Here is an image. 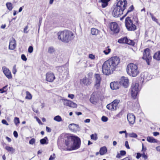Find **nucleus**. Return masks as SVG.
Listing matches in <instances>:
<instances>
[{"label":"nucleus","instance_id":"obj_1","mask_svg":"<svg viewBox=\"0 0 160 160\" xmlns=\"http://www.w3.org/2000/svg\"><path fill=\"white\" fill-rule=\"evenodd\" d=\"M120 62V58L115 56L110 58L105 61L102 66V73L105 75H109L112 74L119 67Z\"/></svg>","mask_w":160,"mask_h":160},{"label":"nucleus","instance_id":"obj_2","mask_svg":"<svg viewBox=\"0 0 160 160\" xmlns=\"http://www.w3.org/2000/svg\"><path fill=\"white\" fill-rule=\"evenodd\" d=\"M138 22L137 17L131 18L130 17H128L125 20V25L128 30L134 31L137 29V25L138 24Z\"/></svg>","mask_w":160,"mask_h":160},{"label":"nucleus","instance_id":"obj_3","mask_svg":"<svg viewBox=\"0 0 160 160\" xmlns=\"http://www.w3.org/2000/svg\"><path fill=\"white\" fill-rule=\"evenodd\" d=\"M57 35L59 40L63 42H68L73 38L74 34L70 30H65L59 32Z\"/></svg>","mask_w":160,"mask_h":160},{"label":"nucleus","instance_id":"obj_4","mask_svg":"<svg viewBox=\"0 0 160 160\" xmlns=\"http://www.w3.org/2000/svg\"><path fill=\"white\" fill-rule=\"evenodd\" d=\"M126 71L128 75L133 77L137 76L140 72L138 65L132 63H130L127 65Z\"/></svg>","mask_w":160,"mask_h":160},{"label":"nucleus","instance_id":"obj_5","mask_svg":"<svg viewBox=\"0 0 160 160\" xmlns=\"http://www.w3.org/2000/svg\"><path fill=\"white\" fill-rule=\"evenodd\" d=\"M139 87V84L138 83H132L130 91L131 96L133 99L136 98L140 90Z\"/></svg>","mask_w":160,"mask_h":160},{"label":"nucleus","instance_id":"obj_6","mask_svg":"<svg viewBox=\"0 0 160 160\" xmlns=\"http://www.w3.org/2000/svg\"><path fill=\"white\" fill-rule=\"evenodd\" d=\"M70 138H72V140L73 141V144L71 146L70 150H74L79 148L81 145V140L80 138L77 136H70L68 137Z\"/></svg>","mask_w":160,"mask_h":160},{"label":"nucleus","instance_id":"obj_7","mask_svg":"<svg viewBox=\"0 0 160 160\" xmlns=\"http://www.w3.org/2000/svg\"><path fill=\"white\" fill-rule=\"evenodd\" d=\"M109 28L113 34H117L119 32L120 28L116 22H111L109 25Z\"/></svg>","mask_w":160,"mask_h":160},{"label":"nucleus","instance_id":"obj_8","mask_svg":"<svg viewBox=\"0 0 160 160\" xmlns=\"http://www.w3.org/2000/svg\"><path fill=\"white\" fill-rule=\"evenodd\" d=\"M150 49L147 48L145 49L143 52L142 58L146 61L148 65H150L152 60V57L150 54Z\"/></svg>","mask_w":160,"mask_h":160},{"label":"nucleus","instance_id":"obj_9","mask_svg":"<svg viewBox=\"0 0 160 160\" xmlns=\"http://www.w3.org/2000/svg\"><path fill=\"white\" fill-rule=\"evenodd\" d=\"M118 42L120 44H126L132 46H134L135 44L133 40L129 39L127 37H123L119 39Z\"/></svg>","mask_w":160,"mask_h":160},{"label":"nucleus","instance_id":"obj_10","mask_svg":"<svg viewBox=\"0 0 160 160\" xmlns=\"http://www.w3.org/2000/svg\"><path fill=\"white\" fill-rule=\"evenodd\" d=\"M123 11L120 9L117 5L113 7V9L112 12V16L114 17H118L122 15Z\"/></svg>","mask_w":160,"mask_h":160},{"label":"nucleus","instance_id":"obj_11","mask_svg":"<svg viewBox=\"0 0 160 160\" xmlns=\"http://www.w3.org/2000/svg\"><path fill=\"white\" fill-rule=\"evenodd\" d=\"M119 102L117 99H115L111 103L108 104L107 105V108L108 110L113 111L117 109Z\"/></svg>","mask_w":160,"mask_h":160},{"label":"nucleus","instance_id":"obj_12","mask_svg":"<svg viewBox=\"0 0 160 160\" xmlns=\"http://www.w3.org/2000/svg\"><path fill=\"white\" fill-rule=\"evenodd\" d=\"M94 76L95 81L94 87L97 89H98L100 86L101 78L99 74H95Z\"/></svg>","mask_w":160,"mask_h":160},{"label":"nucleus","instance_id":"obj_13","mask_svg":"<svg viewBox=\"0 0 160 160\" xmlns=\"http://www.w3.org/2000/svg\"><path fill=\"white\" fill-rule=\"evenodd\" d=\"M127 5L126 0H119L116 5L123 11L126 9Z\"/></svg>","mask_w":160,"mask_h":160},{"label":"nucleus","instance_id":"obj_14","mask_svg":"<svg viewBox=\"0 0 160 160\" xmlns=\"http://www.w3.org/2000/svg\"><path fill=\"white\" fill-rule=\"evenodd\" d=\"M55 77L53 73L48 72L46 74V80L48 82H52L55 79Z\"/></svg>","mask_w":160,"mask_h":160},{"label":"nucleus","instance_id":"obj_15","mask_svg":"<svg viewBox=\"0 0 160 160\" xmlns=\"http://www.w3.org/2000/svg\"><path fill=\"white\" fill-rule=\"evenodd\" d=\"M91 78H87L85 77L82 79L80 80V82L81 84H83L86 86H89L91 83L92 80Z\"/></svg>","mask_w":160,"mask_h":160},{"label":"nucleus","instance_id":"obj_16","mask_svg":"<svg viewBox=\"0 0 160 160\" xmlns=\"http://www.w3.org/2000/svg\"><path fill=\"white\" fill-rule=\"evenodd\" d=\"M127 118L129 123L131 124H133L135 122V117L134 114L129 113L127 114Z\"/></svg>","mask_w":160,"mask_h":160},{"label":"nucleus","instance_id":"obj_17","mask_svg":"<svg viewBox=\"0 0 160 160\" xmlns=\"http://www.w3.org/2000/svg\"><path fill=\"white\" fill-rule=\"evenodd\" d=\"M63 104L64 105L72 108H76L77 106L76 103L70 100H65L63 102Z\"/></svg>","mask_w":160,"mask_h":160},{"label":"nucleus","instance_id":"obj_18","mask_svg":"<svg viewBox=\"0 0 160 160\" xmlns=\"http://www.w3.org/2000/svg\"><path fill=\"white\" fill-rule=\"evenodd\" d=\"M120 82L125 88H127L129 86V80L124 77H122L120 79Z\"/></svg>","mask_w":160,"mask_h":160},{"label":"nucleus","instance_id":"obj_19","mask_svg":"<svg viewBox=\"0 0 160 160\" xmlns=\"http://www.w3.org/2000/svg\"><path fill=\"white\" fill-rule=\"evenodd\" d=\"M16 43L15 39L12 38L10 40L9 49L10 50H13L16 47Z\"/></svg>","mask_w":160,"mask_h":160},{"label":"nucleus","instance_id":"obj_20","mask_svg":"<svg viewBox=\"0 0 160 160\" xmlns=\"http://www.w3.org/2000/svg\"><path fill=\"white\" fill-rule=\"evenodd\" d=\"M3 72L6 76L8 79H11L12 76L11 72L8 68L5 67L2 68Z\"/></svg>","mask_w":160,"mask_h":160},{"label":"nucleus","instance_id":"obj_21","mask_svg":"<svg viewBox=\"0 0 160 160\" xmlns=\"http://www.w3.org/2000/svg\"><path fill=\"white\" fill-rule=\"evenodd\" d=\"M120 86L119 83L117 82H113L110 83V87L112 90L118 89Z\"/></svg>","mask_w":160,"mask_h":160},{"label":"nucleus","instance_id":"obj_22","mask_svg":"<svg viewBox=\"0 0 160 160\" xmlns=\"http://www.w3.org/2000/svg\"><path fill=\"white\" fill-rule=\"evenodd\" d=\"M110 1L111 0H100L99 2L102 3L101 6L102 8H104L108 5V2Z\"/></svg>","mask_w":160,"mask_h":160},{"label":"nucleus","instance_id":"obj_23","mask_svg":"<svg viewBox=\"0 0 160 160\" xmlns=\"http://www.w3.org/2000/svg\"><path fill=\"white\" fill-rule=\"evenodd\" d=\"M78 125L72 123L71 124L69 125V129L73 131H76L77 128L78 127Z\"/></svg>","mask_w":160,"mask_h":160},{"label":"nucleus","instance_id":"obj_24","mask_svg":"<svg viewBox=\"0 0 160 160\" xmlns=\"http://www.w3.org/2000/svg\"><path fill=\"white\" fill-rule=\"evenodd\" d=\"M91 33L93 35H97L99 34L100 31L98 29L92 28L91 30Z\"/></svg>","mask_w":160,"mask_h":160},{"label":"nucleus","instance_id":"obj_25","mask_svg":"<svg viewBox=\"0 0 160 160\" xmlns=\"http://www.w3.org/2000/svg\"><path fill=\"white\" fill-rule=\"evenodd\" d=\"M153 58L157 60H160V50L157 52L154 53Z\"/></svg>","mask_w":160,"mask_h":160},{"label":"nucleus","instance_id":"obj_26","mask_svg":"<svg viewBox=\"0 0 160 160\" xmlns=\"http://www.w3.org/2000/svg\"><path fill=\"white\" fill-rule=\"evenodd\" d=\"M107 152V149L106 147H103L100 148L99 153L101 155H104Z\"/></svg>","mask_w":160,"mask_h":160},{"label":"nucleus","instance_id":"obj_27","mask_svg":"<svg viewBox=\"0 0 160 160\" xmlns=\"http://www.w3.org/2000/svg\"><path fill=\"white\" fill-rule=\"evenodd\" d=\"M147 140L150 142H157V140L152 137H148Z\"/></svg>","mask_w":160,"mask_h":160},{"label":"nucleus","instance_id":"obj_28","mask_svg":"<svg viewBox=\"0 0 160 160\" xmlns=\"http://www.w3.org/2000/svg\"><path fill=\"white\" fill-rule=\"evenodd\" d=\"M5 148L8 152H10L11 153H14L15 152V149L12 147L6 146Z\"/></svg>","mask_w":160,"mask_h":160},{"label":"nucleus","instance_id":"obj_29","mask_svg":"<svg viewBox=\"0 0 160 160\" xmlns=\"http://www.w3.org/2000/svg\"><path fill=\"white\" fill-rule=\"evenodd\" d=\"M134 8V7L133 5L131 6L128 8L126 13L124 15V17H125L129 13L133 11Z\"/></svg>","mask_w":160,"mask_h":160},{"label":"nucleus","instance_id":"obj_30","mask_svg":"<svg viewBox=\"0 0 160 160\" xmlns=\"http://www.w3.org/2000/svg\"><path fill=\"white\" fill-rule=\"evenodd\" d=\"M109 46L105 48V50L103 51L105 54L107 55L108 54L111 52V49L110 48Z\"/></svg>","mask_w":160,"mask_h":160},{"label":"nucleus","instance_id":"obj_31","mask_svg":"<svg viewBox=\"0 0 160 160\" xmlns=\"http://www.w3.org/2000/svg\"><path fill=\"white\" fill-rule=\"evenodd\" d=\"M6 6L8 9L10 11L12 10L13 8L12 4L10 2H8L6 4Z\"/></svg>","mask_w":160,"mask_h":160},{"label":"nucleus","instance_id":"obj_32","mask_svg":"<svg viewBox=\"0 0 160 160\" xmlns=\"http://www.w3.org/2000/svg\"><path fill=\"white\" fill-rule=\"evenodd\" d=\"M70 136H68L67 137V139L65 140V144L67 146H68L70 144V140H72V138H69L68 137Z\"/></svg>","mask_w":160,"mask_h":160},{"label":"nucleus","instance_id":"obj_33","mask_svg":"<svg viewBox=\"0 0 160 160\" xmlns=\"http://www.w3.org/2000/svg\"><path fill=\"white\" fill-rule=\"evenodd\" d=\"M90 100L91 103L94 104L96 102V99L94 95H92Z\"/></svg>","mask_w":160,"mask_h":160},{"label":"nucleus","instance_id":"obj_34","mask_svg":"<svg viewBox=\"0 0 160 160\" xmlns=\"http://www.w3.org/2000/svg\"><path fill=\"white\" fill-rule=\"evenodd\" d=\"M26 96L25 97V98L27 99H31L32 98V96L31 94L28 91H26Z\"/></svg>","mask_w":160,"mask_h":160},{"label":"nucleus","instance_id":"obj_35","mask_svg":"<svg viewBox=\"0 0 160 160\" xmlns=\"http://www.w3.org/2000/svg\"><path fill=\"white\" fill-rule=\"evenodd\" d=\"M14 122L16 126H18L20 123L19 118L17 117H15L14 119Z\"/></svg>","mask_w":160,"mask_h":160},{"label":"nucleus","instance_id":"obj_36","mask_svg":"<svg viewBox=\"0 0 160 160\" xmlns=\"http://www.w3.org/2000/svg\"><path fill=\"white\" fill-rule=\"evenodd\" d=\"M54 120L58 122H60L61 121H62L61 117L59 115H58L55 116L54 118Z\"/></svg>","mask_w":160,"mask_h":160},{"label":"nucleus","instance_id":"obj_37","mask_svg":"<svg viewBox=\"0 0 160 160\" xmlns=\"http://www.w3.org/2000/svg\"><path fill=\"white\" fill-rule=\"evenodd\" d=\"M128 136L130 138H137L138 135L136 133H135L132 132V133H129L128 134Z\"/></svg>","mask_w":160,"mask_h":160},{"label":"nucleus","instance_id":"obj_38","mask_svg":"<svg viewBox=\"0 0 160 160\" xmlns=\"http://www.w3.org/2000/svg\"><path fill=\"white\" fill-rule=\"evenodd\" d=\"M150 15L152 18V20L156 22L157 23H158V19H157L152 14L150 13Z\"/></svg>","mask_w":160,"mask_h":160},{"label":"nucleus","instance_id":"obj_39","mask_svg":"<svg viewBox=\"0 0 160 160\" xmlns=\"http://www.w3.org/2000/svg\"><path fill=\"white\" fill-rule=\"evenodd\" d=\"M48 140L47 137H45L44 138L40 140V142L42 144H44L46 143V141Z\"/></svg>","mask_w":160,"mask_h":160},{"label":"nucleus","instance_id":"obj_40","mask_svg":"<svg viewBox=\"0 0 160 160\" xmlns=\"http://www.w3.org/2000/svg\"><path fill=\"white\" fill-rule=\"evenodd\" d=\"M55 51V50L52 47H49L48 49V52L51 54L54 53Z\"/></svg>","mask_w":160,"mask_h":160},{"label":"nucleus","instance_id":"obj_41","mask_svg":"<svg viewBox=\"0 0 160 160\" xmlns=\"http://www.w3.org/2000/svg\"><path fill=\"white\" fill-rule=\"evenodd\" d=\"M91 138L92 139L94 140H96L98 139L97 136L96 134H92L91 135Z\"/></svg>","mask_w":160,"mask_h":160},{"label":"nucleus","instance_id":"obj_42","mask_svg":"<svg viewBox=\"0 0 160 160\" xmlns=\"http://www.w3.org/2000/svg\"><path fill=\"white\" fill-rule=\"evenodd\" d=\"M142 149L141 150V152L142 153H145V152L147 150V148L146 147H144V144L143 143H142Z\"/></svg>","mask_w":160,"mask_h":160},{"label":"nucleus","instance_id":"obj_43","mask_svg":"<svg viewBox=\"0 0 160 160\" xmlns=\"http://www.w3.org/2000/svg\"><path fill=\"white\" fill-rule=\"evenodd\" d=\"M55 154L53 153L52 155H51L49 158V160H53L55 159Z\"/></svg>","mask_w":160,"mask_h":160},{"label":"nucleus","instance_id":"obj_44","mask_svg":"<svg viewBox=\"0 0 160 160\" xmlns=\"http://www.w3.org/2000/svg\"><path fill=\"white\" fill-rule=\"evenodd\" d=\"M35 140L34 138L31 139L29 141V143L30 144L32 145L35 143Z\"/></svg>","mask_w":160,"mask_h":160},{"label":"nucleus","instance_id":"obj_45","mask_svg":"<svg viewBox=\"0 0 160 160\" xmlns=\"http://www.w3.org/2000/svg\"><path fill=\"white\" fill-rule=\"evenodd\" d=\"M89 58L92 60H94L95 59V55L92 54H90L88 56Z\"/></svg>","mask_w":160,"mask_h":160},{"label":"nucleus","instance_id":"obj_46","mask_svg":"<svg viewBox=\"0 0 160 160\" xmlns=\"http://www.w3.org/2000/svg\"><path fill=\"white\" fill-rule=\"evenodd\" d=\"M102 120L103 122H106L108 121V118L106 116H103L102 118Z\"/></svg>","mask_w":160,"mask_h":160},{"label":"nucleus","instance_id":"obj_47","mask_svg":"<svg viewBox=\"0 0 160 160\" xmlns=\"http://www.w3.org/2000/svg\"><path fill=\"white\" fill-rule=\"evenodd\" d=\"M33 51V48L32 46L29 47L28 48V52L30 53L32 52Z\"/></svg>","mask_w":160,"mask_h":160},{"label":"nucleus","instance_id":"obj_48","mask_svg":"<svg viewBox=\"0 0 160 160\" xmlns=\"http://www.w3.org/2000/svg\"><path fill=\"white\" fill-rule=\"evenodd\" d=\"M142 156L145 160H146L148 158V156L147 155H146L145 153H142Z\"/></svg>","mask_w":160,"mask_h":160},{"label":"nucleus","instance_id":"obj_49","mask_svg":"<svg viewBox=\"0 0 160 160\" xmlns=\"http://www.w3.org/2000/svg\"><path fill=\"white\" fill-rule=\"evenodd\" d=\"M17 69L16 68V65H15L13 66V68H12V73L14 74H15L17 72Z\"/></svg>","mask_w":160,"mask_h":160},{"label":"nucleus","instance_id":"obj_50","mask_svg":"<svg viewBox=\"0 0 160 160\" xmlns=\"http://www.w3.org/2000/svg\"><path fill=\"white\" fill-rule=\"evenodd\" d=\"M21 58L24 61H26L27 60V58L26 57L24 54H22L21 55Z\"/></svg>","mask_w":160,"mask_h":160},{"label":"nucleus","instance_id":"obj_51","mask_svg":"<svg viewBox=\"0 0 160 160\" xmlns=\"http://www.w3.org/2000/svg\"><path fill=\"white\" fill-rule=\"evenodd\" d=\"M2 122L3 124H5V125H6L8 126V125H9L8 123L7 122L6 120H5V119H3V120H2Z\"/></svg>","mask_w":160,"mask_h":160},{"label":"nucleus","instance_id":"obj_52","mask_svg":"<svg viewBox=\"0 0 160 160\" xmlns=\"http://www.w3.org/2000/svg\"><path fill=\"white\" fill-rule=\"evenodd\" d=\"M120 154L121 156H124L126 155V152L125 151L121 150L120 151Z\"/></svg>","mask_w":160,"mask_h":160},{"label":"nucleus","instance_id":"obj_53","mask_svg":"<svg viewBox=\"0 0 160 160\" xmlns=\"http://www.w3.org/2000/svg\"><path fill=\"white\" fill-rule=\"evenodd\" d=\"M125 146L128 149H130V147L128 141H126L125 142Z\"/></svg>","mask_w":160,"mask_h":160},{"label":"nucleus","instance_id":"obj_54","mask_svg":"<svg viewBox=\"0 0 160 160\" xmlns=\"http://www.w3.org/2000/svg\"><path fill=\"white\" fill-rule=\"evenodd\" d=\"M28 26L27 25L24 28L23 30V32H24L27 33L28 32V31H27V30L28 28Z\"/></svg>","mask_w":160,"mask_h":160},{"label":"nucleus","instance_id":"obj_55","mask_svg":"<svg viewBox=\"0 0 160 160\" xmlns=\"http://www.w3.org/2000/svg\"><path fill=\"white\" fill-rule=\"evenodd\" d=\"M142 154H141L139 153H137V156L136 158L137 159L139 158L142 156Z\"/></svg>","mask_w":160,"mask_h":160},{"label":"nucleus","instance_id":"obj_56","mask_svg":"<svg viewBox=\"0 0 160 160\" xmlns=\"http://www.w3.org/2000/svg\"><path fill=\"white\" fill-rule=\"evenodd\" d=\"M122 112H120L118 114H117L116 116V117L120 118L121 116L122 115Z\"/></svg>","mask_w":160,"mask_h":160},{"label":"nucleus","instance_id":"obj_57","mask_svg":"<svg viewBox=\"0 0 160 160\" xmlns=\"http://www.w3.org/2000/svg\"><path fill=\"white\" fill-rule=\"evenodd\" d=\"M36 120H37V122H38L40 124H41V125L43 124V123L42 122H41V121L40 120V119L38 118V117L36 118Z\"/></svg>","mask_w":160,"mask_h":160},{"label":"nucleus","instance_id":"obj_58","mask_svg":"<svg viewBox=\"0 0 160 160\" xmlns=\"http://www.w3.org/2000/svg\"><path fill=\"white\" fill-rule=\"evenodd\" d=\"M68 97L73 99L74 98V95L73 94H69L68 95Z\"/></svg>","mask_w":160,"mask_h":160},{"label":"nucleus","instance_id":"obj_59","mask_svg":"<svg viewBox=\"0 0 160 160\" xmlns=\"http://www.w3.org/2000/svg\"><path fill=\"white\" fill-rule=\"evenodd\" d=\"M46 130L48 132H51V129L50 128L47 126L46 127Z\"/></svg>","mask_w":160,"mask_h":160},{"label":"nucleus","instance_id":"obj_60","mask_svg":"<svg viewBox=\"0 0 160 160\" xmlns=\"http://www.w3.org/2000/svg\"><path fill=\"white\" fill-rule=\"evenodd\" d=\"M13 135L14 136L16 137L17 138L18 137V133L16 131H14L13 132Z\"/></svg>","mask_w":160,"mask_h":160},{"label":"nucleus","instance_id":"obj_61","mask_svg":"<svg viewBox=\"0 0 160 160\" xmlns=\"http://www.w3.org/2000/svg\"><path fill=\"white\" fill-rule=\"evenodd\" d=\"M0 91H1V93H2L4 92H6L7 91V89H6L5 90H3L2 88L1 89L0 88Z\"/></svg>","mask_w":160,"mask_h":160},{"label":"nucleus","instance_id":"obj_62","mask_svg":"<svg viewBox=\"0 0 160 160\" xmlns=\"http://www.w3.org/2000/svg\"><path fill=\"white\" fill-rule=\"evenodd\" d=\"M159 133L158 132H153V135L154 136H156L159 135Z\"/></svg>","mask_w":160,"mask_h":160},{"label":"nucleus","instance_id":"obj_63","mask_svg":"<svg viewBox=\"0 0 160 160\" xmlns=\"http://www.w3.org/2000/svg\"><path fill=\"white\" fill-rule=\"evenodd\" d=\"M6 139L8 140V141L9 142H11V139L9 138V137H6Z\"/></svg>","mask_w":160,"mask_h":160},{"label":"nucleus","instance_id":"obj_64","mask_svg":"<svg viewBox=\"0 0 160 160\" xmlns=\"http://www.w3.org/2000/svg\"><path fill=\"white\" fill-rule=\"evenodd\" d=\"M121 160H130V158L129 157H126Z\"/></svg>","mask_w":160,"mask_h":160}]
</instances>
